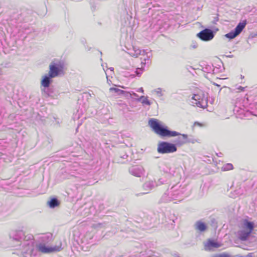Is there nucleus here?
<instances>
[{"label": "nucleus", "instance_id": "1", "mask_svg": "<svg viewBox=\"0 0 257 257\" xmlns=\"http://www.w3.org/2000/svg\"><path fill=\"white\" fill-rule=\"evenodd\" d=\"M12 246L19 251L17 254L21 257H33L36 255V251L39 250L43 253L57 252L63 249L62 243L54 246H47L40 244L35 247V240L32 234L27 233L22 229L12 230L9 233Z\"/></svg>", "mask_w": 257, "mask_h": 257}, {"label": "nucleus", "instance_id": "2", "mask_svg": "<svg viewBox=\"0 0 257 257\" xmlns=\"http://www.w3.org/2000/svg\"><path fill=\"white\" fill-rule=\"evenodd\" d=\"M149 125L157 134L161 137H173L178 136L174 141L176 147H180L189 143L193 144L195 143L194 140L189 139L188 135L186 134H181L177 132L168 130L167 127L162 125L157 119L151 118L149 120Z\"/></svg>", "mask_w": 257, "mask_h": 257}, {"label": "nucleus", "instance_id": "3", "mask_svg": "<svg viewBox=\"0 0 257 257\" xmlns=\"http://www.w3.org/2000/svg\"><path fill=\"white\" fill-rule=\"evenodd\" d=\"M181 187V184L178 182L171 188L168 189L163 195L160 202L165 203L173 200H177L178 201L182 200L184 197V191L183 190L184 188Z\"/></svg>", "mask_w": 257, "mask_h": 257}, {"label": "nucleus", "instance_id": "4", "mask_svg": "<svg viewBox=\"0 0 257 257\" xmlns=\"http://www.w3.org/2000/svg\"><path fill=\"white\" fill-rule=\"evenodd\" d=\"M176 145L167 142H161L158 145L157 151L160 154H169L177 151Z\"/></svg>", "mask_w": 257, "mask_h": 257}, {"label": "nucleus", "instance_id": "5", "mask_svg": "<svg viewBox=\"0 0 257 257\" xmlns=\"http://www.w3.org/2000/svg\"><path fill=\"white\" fill-rule=\"evenodd\" d=\"M246 25V20L239 23L235 29L233 30L230 31L229 33L225 34V37L229 39L230 40L234 38L241 32V31L245 27Z\"/></svg>", "mask_w": 257, "mask_h": 257}, {"label": "nucleus", "instance_id": "6", "mask_svg": "<svg viewBox=\"0 0 257 257\" xmlns=\"http://www.w3.org/2000/svg\"><path fill=\"white\" fill-rule=\"evenodd\" d=\"M192 99L196 101L195 104L197 106L203 108L207 106V97L203 92L194 94Z\"/></svg>", "mask_w": 257, "mask_h": 257}, {"label": "nucleus", "instance_id": "7", "mask_svg": "<svg viewBox=\"0 0 257 257\" xmlns=\"http://www.w3.org/2000/svg\"><path fill=\"white\" fill-rule=\"evenodd\" d=\"M197 36L203 41H209L214 38V33L212 30L206 28L198 33Z\"/></svg>", "mask_w": 257, "mask_h": 257}, {"label": "nucleus", "instance_id": "8", "mask_svg": "<svg viewBox=\"0 0 257 257\" xmlns=\"http://www.w3.org/2000/svg\"><path fill=\"white\" fill-rule=\"evenodd\" d=\"M159 186V184L156 181L149 180L145 182L143 185V188L146 192L141 193V194L144 195L149 193L152 189Z\"/></svg>", "mask_w": 257, "mask_h": 257}, {"label": "nucleus", "instance_id": "9", "mask_svg": "<svg viewBox=\"0 0 257 257\" xmlns=\"http://www.w3.org/2000/svg\"><path fill=\"white\" fill-rule=\"evenodd\" d=\"M49 74L51 77L55 78L58 76L61 71V68L58 64L52 63L49 66Z\"/></svg>", "mask_w": 257, "mask_h": 257}, {"label": "nucleus", "instance_id": "10", "mask_svg": "<svg viewBox=\"0 0 257 257\" xmlns=\"http://www.w3.org/2000/svg\"><path fill=\"white\" fill-rule=\"evenodd\" d=\"M53 77H51L49 74L44 75L41 80V85L47 88V91L44 90L45 92L47 93L48 96H51L50 93L48 92L49 87L50 86V84L52 82Z\"/></svg>", "mask_w": 257, "mask_h": 257}, {"label": "nucleus", "instance_id": "11", "mask_svg": "<svg viewBox=\"0 0 257 257\" xmlns=\"http://www.w3.org/2000/svg\"><path fill=\"white\" fill-rule=\"evenodd\" d=\"M128 171L131 174L137 177H140L144 172L143 167L140 166H132L129 168Z\"/></svg>", "mask_w": 257, "mask_h": 257}, {"label": "nucleus", "instance_id": "12", "mask_svg": "<svg viewBox=\"0 0 257 257\" xmlns=\"http://www.w3.org/2000/svg\"><path fill=\"white\" fill-rule=\"evenodd\" d=\"M139 247L141 250L139 251L144 257H155V255H157V253L151 250L147 249L145 244H140Z\"/></svg>", "mask_w": 257, "mask_h": 257}, {"label": "nucleus", "instance_id": "13", "mask_svg": "<svg viewBox=\"0 0 257 257\" xmlns=\"http://www.w3.org/2000/svg\"><path fill=\"white\" fill-rule=\"evenodd\" d=\"M220 246L221 244L219 242L209 239L204 244V249L207 251H210L213 248H218Z\"/></svg>", "mask_w": 257, "mask_h": 257}, {"label": "nucleus", "instance_id": "14", "mask_svg": "<svg viewBox=\"0 0 257 257\" xmlns=\"http://www.w3.org/2000/svg\"><path fill=\"white\" fill-rule=\"evenodd\" d=\"M161 171L166 174L169 177L174 176L175 171L174 170L171 168L170 165L165 164L164 166L160 167Z\"/></svg>", "mask_w": 257, "mask_h": 257}, {"label": "nucleus", "instance_id": "15", "mask_svg": "<svg viewBox=\"0 0 257 257\" xmlns=\"http://www.w3.org/2000/svg\"><path fill=\"white\" fill-rule=\"evenodd\" d=\"M254 227V223L253 222L249 221L247 219L243 220L242 229L252 232Z\"/></svg>", "mask_w": 257, "mask_h": 257}, {"label": "nucleus", "instance_id": "16", "mask_svg": "<svg viewBox=\"0 0 257 257\" xmlns=\"http://www.w3.org/2000/svg\"><path fill=\"white\" fill-rule=\"evenodd\" d=\"M251 233V232L242 229L238 231V238L242 241L246 240Z\"/></svg>", "mask_w": 257, "mask_h": 257}, {"label": "nucleus", "instance_id": "17", "mask_svg": "<svg viewBox=\"0 0 257 257\" xmlns=\"http://www.w3.org/2000/svg\"><path fill=\"white\" fill-rule=\"evenodd\" d=\"M194 226L195 229L199 230L200 232L205 231L207 228L206 224L200 220L196 221Z\"/></svg>", "mask_w": 257, "mask_h": 257}, {"label": "nucleus", "instance_id": "18", "mask_svg": "<svg viewBox=\"0 0 257 257\" xmlns=\"http://www.w3.org/2000/svg\"><path fill=\"white\" fill-rule=\"evenodd\" d=\"M130 54L132 56L135 57H138L139 55H143L145 56L146 51L145 50H141L133 47V52H131Z\"/></svg>", "mask_w": 257, "mask_h": 257}, {"label": "nucleus", "instance_id": "19", "mask_svg": "<svg viewBox=\"0 0 257 257\" xmlns=\"http://www.w3.org/2000/svg\"><path fill=\"white\" fill-rule=\"evenodd\" d=\"M47 204L50 208H54L60 204V201L55 197L52 198L50 201H48Z\"/></svg>", "mask_w": 257, "mask_h": 257}, {"label": "nucleus", "instance_id": "20", "mask_svg": "<svg viewBox=\"0 0 257 257\" xmlns=\"http://www.w3.org/2000/svg\"><path fill=\"white\" fill-rule=\"evenodd\" d=\"M143 99L142 101V103L144 104H147L148 105H151V102L147 99V97H145L144 96H141L139 98L137 99L138 101H141V100Z\"/></svg>", "mask_w": 257, "mask_h": 257}, {"label": "nucleus", "instance_id": "21", "mask_svg": "<svg viewBox=\"0 0 257 257\" xmlns=\"http://www.w3.org/2000/svg\"><path fill=\"white\" fill-rule=\"evenodd\" d=\"M233 165L230 163L224 165L221 168V170L223 171H229L233 169Z\"/></svg>", "mask_w": 257, "mask_h": 257}, {"label": "nucleus", "instance_id": "22", "mask_svg": "<svg viewBox=\"0 0 257 257\" xmlns=\"http://www.w3.org/2000/svg\"><path fill=\"white\" fill-rule=\"evenodd\" d=\"M109 91L110 92H114L115 93H117L118 95H121L123 92H124V90L119 89L117 88L111 87L109 88Z\"/></svg>", "mask_w": 257, "mask_h": 257}, {"label": "nucleus", "instance_id": "23", "mask_svg": "<svg viewBox=\"0 0 257 257\" xmlns=\"http://www.w3.org/2000/svg\"><path fill=\"white\" fill-rule=\"evenodd\" d=\"M146 55V56H145L144 57L143 60L142 61V63H141L142 65H145L147 63L149 64L150 63V56L148 55V53L147 52H146V54H145V55Z\"/></svg>", "mask_w": 257, "mask_h": 257}, {"label": "nucleus", "instance_id": "24", "mask_svg": "<svg viewBox=\"0 0 257 257\" xmlns=\"http://www.w3.org/2000/svg\"><path fill=\"white\" fill-rule=\"evenodd\" d=\"M212 257H231L230 255L226 253L216 254Z\"/></svg>", "mask_w": 257, "mask_h": 257}, {"label": "nucleus", "instance_id": "25", "mask_svg": "<svg viewBox=\"0 0 257 257\" xmlns=\"http://www.w3.org/2000/svg\"><path fill=\"white\" fill-rule=\"evenodd\" d=\"M167 182V180L164 178H160L157 182V183L159 184V186L166 183Z\"/></svg>", "mask_w": 257, "mask_h": 257}, {"label": "nucleus", "instance_id": "26", "mask_svg": "<svg viewBox=\"0 0 257 257\" xmlns=\"http://www.w3.org/2000/svg\"><path fill=\"white\" fill-rule=\"evenodd\" d=\"M155 91L157 95L159 97H161L163 95V94L162 92V89L161 88H158L157 89L155 90Z\"/></svg>", "mask_w": 257, "mask_h": 257}, {"label": "nucleus", "instance_id": "27", "mask_svg": "<svg viewBox=\"0 0 257 257\" xmlns=\"http://www.w3.org/2000/svg\"><path fill=\"white\" fill-rule=\"evenodd\" d=\"M144 71V68L143 66H142L141 68H137L136 73L138 76H140L143 72Z\"/></svg>", "mask_w": 257, "mask_h": 257}, {"label": "nucleus", "instance_id": "28", "mask_svg": "<svg viewBox=\"0 0 257 257\" xmlns=\"http://www.w3.org/2000/svg\"><path fill=\"white\" fill-rule=\"evenodd\" d=\"M121 95H123L124 96L128 98L132 97V94L131 92L125 91H124V92H123Z\"/></svg>", "mask_w": 257, "mask_h": 257}, {"label": "nucleus", "instance_id": "29", "mask_svg": "<svg viewBox=\"0 0 257 257\" xmlns=\"http://www.w3.org/2000/svg\"><path fill=\"white\" fill-rule=\"evenodd\" d=\"M52 234L46 235L42 237L43 240H48L49 241L50 240V238H51Z\"/></svg>", "mask_w": 257, "mask_h": 257}, {"label": "nucleus", "instance_id": "30", "mask_svg": "<svg viewBox=\"0 0 257 257\" xmlns=\"http://www.w3.org/2000/svg\"><path fill=\"white\" fill-rule=\"evenodd\" d=\"M102 226H103V223H101L93 224V227H94L95 228H101Z\"/></svg>", "mask_w": 257, "mask_h": 257}, {"label": "nucleus", "instance_id": "31", "mask_svg": "<svg viewBox=\"0 0 257 257\" xmlns=\"http://www.w3.org/2000/svg\"><path fill=\"white\" fill-rule=\"evenodd\" d=\"M219 21L218 15H217V16L215 17L213 19V20L212 21V23L213 24H216L217 22Z\"/></svg>", "mask_w": 257, "mask_h": 257}, {"label": "nucleus", "instance_id": "32", "mask_svg": "<svg viewBox=\"0 0 257 257\" xmlns=\"http://www.w3.org/2000/svg\"><path fill=\"white\" fill-rule=\"evenodd\" d=\"M143 2L144 3H146V5L149 7V4H151L152 3V0H143Z\"/></svg>", "mask_w": 257, "mask_h": 257}, {"label": "nucleus", "instance_id": "33", "mask_svg": "<svg viewBox=\"0 0 257 257\" xmlns=\"http://www.w3.org/2000/svg\"><path fill=\"white\" fill-rule=\"evenodd\" d=\"M198 47V44L196 42H193L191 45V47L193 49H196Z\"/></svg>", "mask_w": 257, "mask_h": 257}, {"label": "nucleus", "instance_id": "34", "mask_svg": "<svg viewBox=\"0 0 257 257\" xmlns=\"http://www.w3.org/2000/svg\"><path fill=\"white\" fill-rule=\"evenodd\" d=\"M245 87H243L242 86H239L237 88V89L238 90V91H243L244 90Z\"/></svg>", "mask_w": 257, "mask_h": 257}, {"label": "nucleus", "instance_id": "35", "mask_svg": "<svg viewBox=\"0 0 257 257\" xmlns=\"http://www.w3.org/2000/svg\"><path fill=\"white\" fill-rule=\"evenodd\" d=\"M127 157L128 156L126 154H124V155L120 156L122 159H126Z\"/></svg>", "mask_w": 257, "mask_h": 257}, {"label": "nucleus", "instance_id": "36", "mask_svg": "<svg viewBox=\"0 0 257 257\" xmlns=\"http://www.w3.org/2000/svg\"><path fill=\"white\" fill-rule=\"evenodd\" d=\"M132 95H133L134 97H138V95L135 93V92H133V93H132Z\"/></svg>", "mask_w": 257, "mask_h": 257}, {"label": "nucleus", "instance_id": "37", "mask_svg": "<svg viewBox=\"0 0 257 257\" xmlns=\"http://www.w3.org/2000/svg\"><path fill=\"white\" fill-rule=\"evenodd\" d=\"M138 91H140V92L143 93L144 92V90H143V88L141 87V88L139 89V90Z\"/></svg>", "mask_w": 257, "mask_h": 257}, {"label": "nucleus", "instance_id": "38", "mask_svg": "<svg viewBox=\"0 0 257 257\" xmlns=\"http://www.w3.org/2000/svg\"><path fill=\"white\" fill-rule=\"evenodd\" d=\"M174 256L175 257H179V255H178L177 253H175V254H174Z\"/></svg>", "mask_w": 257, "mask_h": 257}, {"label": "nucleus", "instance_id": "39", "mask_svg": "<svg viewBox=\"0 0 257 257\" xmlns=\"http://www.w3.org/2000/svg\"><path fill=\"white\" fill-rule=\"evenodd\" d=\"M109 69L111 71H113V69H114L113 67H110Z\"/></svg>", "mask_w": 257, "mask_h": 257}, {"label": "nucleus", "instance_id": "40", "mask_svg": "<svg viewBox=\"0 0 257 257\" xmlns=\"http://www.w3.org/2000/svg\"><path fill=\"white\" fill-rule=\"evenodd\" d=\"M227 57L229 58H232V57H233V55H229Z\"/></svg>", "mask_w": 257, "mask_h": 257}, {"label": "nucleus", "instance_id": "41", "mask_svg": "<svg viewBox=\"0 0 257 257\" xmlns=\"http://www.w3.org/2000/svg\"><path fill=\"white\" fill-rule=\"evenodd\" d=\"M214 85H216V86H218V87H219V86H220L219 85H218V84H216V83H214Z\"/></svg>", "mask_w": 257, "mask_h": 257}, {"label": "nucleus", "instance_id": "42", "mask_svg": "<svg viewBox=\"0 0 257 257\" xmlns=\"http://www.w3.org/2000/svg\"><path fill=\"white\" fill-rule=\"evenodd\" d=\"M248 112L251 113L252 115H254V116H256V114H254L252 113V112H249V111H248Z\"/></svg>", "mask_w": 257, "mask_h": 257}, {"label": "nucleus", "instance_id": "43", "mask_svg": "<svg viewBox=\"0 0 257 257\" xmlns=\"http://www.w3.org/2000/svg\"><path fill=\"white\" fill-rule=\"evenodd\" d=\"M221 154V153H220V154H219V155H217V156H219V157H221V156H220Z\"/></svg>", "mask_w": 257, "mask_h": 257}, {"label": "nucleus", "instance_id": "44", "mask_svg": "<svg viewBox=\"0 0 257 257\" xmlns=\"http://www.w3.org/2000/svg\"><path fill=\"white\" fill-rule=\"evenodd\" d=\"M221 154V153H220V154H219V155H217V156H219V157H221V156H220Z\"/></svg>", "mask_w": 257, "mask_h": 257}, {"label": "nucleus", "instance_id": "45", "mask_svg": "<svg viewBox=\"0 0 257 257\" xmlns=\"http://www.w3.org/2000/svg\"><path fill=\"white\" fill-rule=\"evenodd\" d=\"M221 154V153H220V154H219V155H217V156H219V157H221V156H220Z\"/></svg>", "mask_w": 257, "mask_h": 257}, {"label": "nucleus", "instance_id": "46", "mask_svg": "<svg viewBox=\"0 0 257 257\" xmlns=\"http://www.w3.org/2000/svg\"><path fill=\"white\" fill-rule=\"evenodd\" d=\"M247 256H239V257H247Z\"/></svg>", "mask_w": 257, "mask_h": 257}]
</instances>
